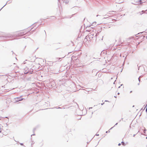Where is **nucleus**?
Wrapping results in <instances>:
<instances>
[{
	"label": "nucleus",
	"mask_w": 147,
	"mask_h": 147,
	"mask_svg": "<svg viewBox=\"0 0 147 147\" xmlns=\"http://www.w3.org/2000/svg\"><path fill=\"white\" fill-rule=\"evenodd\" d=\"M126 59V57L125 58V59Z\"/></svg>",
	"instance_id": "obj_30"
},
{
	"label": "nucleus",
	"mask_w": 147,
	"mask_h": 147,
	"mask_svg": "<svg viewBox=\"0 0 147 147\" xmlns=\"http://www.w3.org/2000/svg\"><path fill=\"white\" fill-rule=\"evenodd\" d=\"M121 145V143H119L118 144V145L119 146H120V145Z\"/></svg>",
	"instance_id": "obj_16"
},
{
	"label": "nucleus",
	"mask_w": 147,
	"mask_h": 147,
	"mask_svg": "<svg viewBox=\"0 0 147 147\" xmlns=\"http://www.w3.org/2000/svg\"><path fill=\"white\" fill-rule=\"evenodd\" d=\"M25 34H26V33H24V32H21L20 33V35H24Z\"/></svg>",
	"instance_id": "obj_8"
},
{
	"label": "nucleus",
	"mask_w": 147,
	"mask_h": 147,
	"mask_svg": "<svg viewBox=\"0 0 147 147\" xmlns=\"http://www.w3.org/2000/svg\"><path fill=\"white\" fill-rule=\"evenodd\" d=\"M118 123H117L115 125H115H116Z\"/></svg>",
	"instance_id": "obj_22"
},
{
	"label": "nucleus",
	"mask_w": 147,
	"mask_h": 147,
	"mask_svg": "<svg viewBox=\"0 0 147 147\" xmlns=\"http://www.w3.org/2000/svg\"><path fill=\"white\" fill-rule=\"evenodd\" d=\"M20 144L22 146L23 145V143H20Z\"/></svg>",
	"instance_id": "obj_15"
},
{
	"label": "nucleus",
	"mask_w": 147,
	"mask_h": 147,
	"mask_svg": "<svg viewBox=\"0 0 147 147\" xmlns=\"http://www.w3.org/2000/svg\"><path fill=\"white\" fill-rule=\"evenodd\" d=\"M121 54H120V57H121Z\"/></svg>",
	"instance_id": "obj_35"
},
{
	"label": "nucleus",
	"mask_w": 147,
	"mask_h": 147,
	"mask_svg": "<svg viewBox=\"0 0 147 147\" xmlns=\"http://www.w3.org/2000/svg\"><path fill=\"white\" fill-rule=\"evenodd\" d=\"M1 38L3 39H7L8 38H10L11 37V36H1Z\"/></svg>",
	"instance_id": "obj_4"
},
{
	"label": "nucleus",
	"mask_w": 147,
	"mask_h": 147,
	"mask_svg": "<svg viewBox=\"0 0 147 147\" xmlns=\"http://www.w3.org/2000/svg\"><path fill=\"white\" fill-rule=\"evenodd\" d=\"M105 17L103 18L104 19L106 18H108V17H109L108 15H105Z\"/></svg>",
	"instance_id": "obj_6"
},
{
	"label": "nucleus",
	"mask_w": 147,
	"mask_h": 147,
	"mask_svg": "<svg viewBox=\"0 0 147 147\" xmlns=\"http://www.w3.org/2000/svg\"><path fill=\"white\" fill-rule=\"evenodd\" d=\"M5 86H2V87H4L5 88Z\"/></svg>",
	"instance_id": "obj_23"
},
{
	"label": "nucleus",
	"mask_w": 147,
	"mask_h": 147,
	"mask_svg": "<svg viewBox=\"0 0 147 147\" xmlns=\"http://www.w3.org/2000/svg\"><path fill=\"white\" fill-rule=\"evenodd\" d=\"M90 108H92V107H90V108H89V109H90Z\"/></svg>",
	"instance_id": "obj_40"
},
{
	"label": "nucleus",
	"mask_w": 147,
	"mask_h": 147,
	"mask_svg": "<svg viewBox=\"0 0 147 147\" xmlns=\"http://www.w3.org/2000/svg\"><path fill=\"white\" fill-rule=\"evenodd\" d=\"M132 92V91H130V93H131Z\"/></svg>",
	"instance_id": "obj_28"
},
{
	"label": "nucleus",
	"mask_w": 147,
	"mask_h": 147,
	"mask_svg": "<svg viewBox=\"0 0 147 147\" xmlns=\"http://www.w3.org/2000/svg\"><path fill=\"white\" fill-rule=\"evenodd\" d=\"M90 26H91L90 25V26H89V27H88V26H87V27H90Z\"/></svg>",
	"instance_id": "obj_27"
},
{
	"label": "nucleus",
	"mask_w": 147,
	"mask_h": 147,
	"mask_svg": "<svg viewBox=\"0 0 147 147\" xmlns=\"http://www.w3.org/2000/svg\"><path fill=\"white\" fill-rule=\"evenodd\" d=\"M138 1L140 2H142V0H138Z\"/></svg>",
	"instance_id": "obj_13"
},
{
	"label": "nucleus",
	"mask_w": 147,
	"mask_h": 147,
	"mask_svg": "<svg viewBox=\"0 0 147 147\" xmlns=\"http://www.w3.org/2000/svg\"><path fill=\"white\" fill-rule=\"evenodd\" d=\"M113 127H111V128L110 129H112Z\"/></svg>",
	"instance_id": "obj_32"
},
{
	"label": "nucleus",
	"mask_w": 147,
	"mask_h": 147,
	"mask_svg": "<svg viewBox=\"0 0 147 147\" xmlns=\"http://www.w3.org/2000/svg\"><path fill=\"white\" fill-rule=\"evenodd\" d=\"M1 127L0 128V133H1Z\"/></svg>",
	"instance_id": "obj_18"
},
{
	"label": "nucleus",
	"mask_w": 147,
	"mask_h": 147,
	"mask_svg": "<svg viewBox=\"0 0 147 147\" xmlns=\"http://www.w3.org/2000/svg\"><path fill=\"white\" fill-rule=\"evenodd\" d=\"M146 108H147V104H146Z\"/></svg>",
	"instance_id": "obj_24"
},
{
	"label": "nucleus",
	"mask_w": 147,
	"mask_h": 147,
	"mask_svg": "<svg viewBox=\"0 0 147 147\" xmlns=\"http://www.w3.org/2000/svg\"><path fill=\"white\" fill-rule=\"evenodd\" d=\"M61 59V58H59V59H58L59 60H60V59Z\"/></svg>",
	"instance_id": "obj_20"
},
{
	"label": "nucleus",
	"mask_w": 147,
	"mask_h": 147,
	"mask_svg": "<svg viewBox=\"0 0 147 147\" xmlns=\"http://www.w3.org/2000/svg\"><path fill=\"white\" fill-rule=\"evenodd\" d=\"M120 86H119V87H118V88H120Z\"/></svg>",
	"instance_id": "obj_31"
},
{
	"label": "nucleus",
	"mask_w": 147,
	"mask_h": 147,
	"mask_svg": "<svg viewBox=\"0 0 147 147\" xmlns=\"http://www.w3.org/2000/svg\"><path fill=\"white\" fill-rule=\"evenodd\" d=\"M96 136H98L99 135L98 134H96Z\"/></svg>",
	"instance_id": "obj_19"
},
{
	"label": "nucleus",
	"mask_w": 147,
	"mask_h": 147,
	"mask_svg": "<svg viewBox=\"0 0 147 147\" xmlns=\"http://www.w3.org/2000/svg\"><path fill=\"white\" fill-rule=\"evenodd\" d=\"M121 143L122 144V145H123V146L125 145V142H124L122 141Z\"/></svg>",
	"instance_id": "obj_7"
},
{
	"label": "nucleus",
	"mask_w": 147,
	"mask_h": 147,
	"mask_svg": "<svg viewBox=\"0 0 147 147\" xmlns=\"http://www.w3.org/2000/svg\"><path fill=\"white\" fill-rule=\"evenodd\" d=\"M8 2V1L6 3V4L0 9V11L5 6V5L7 4V3Z\"/></svg>",
	"instance_id": "obj_9"
},
{
	"label": "nucleus",
	"mask_w": 147,
	"mask_h": 147,
	"mask_svg": "<svg viewBox=\"0 0 147 147\" xmlns=\"http://www.w3.org/2000/svg\"><path fill=\"white\" fill-rule=\"evenodd\" d=\"M123 57H124V55H123Z\"/></svg>",
	"instance_id": "obj_37"
},
{
	"label": "nucleus",
	"mask_w": 147,
	"mask_h": 147,
	"mask_svg": "<svg viewBox=\"0 0 147 147\" xmlns=\"http://www.w3.org/2000/svg\"><path fill=\"white\" fill-rule=\"evenodd\" d=\"M110 132V130H109L108 131H106V133H107L108 132Z\"/></svg>",
	"instance_id": "obj_12"
},
{
	"label": "nucleus",
	"mask_w": 147,
	"mask_h": 147,
	"mask_svg": "<svg viewBox=\"0 0 147 147\" xmlns=\"http://www.w3.org/2000/svg\"><path fill=\"white\" fill-rule=\"evenodd\" d=\"M139 84H140V83H139L138 84V85H139Z\"/></svg>",
	"instance_id": "obj_33"
},
{
	"label": "nucleus",
	"mask_w": 147,
	"mask_h": 147,
	"mask_svg": "<svg viewBox=\"0 0 147 147\" xmlns=\"http://www.w3.org/2000/svg\"><path fill=\"white\" fill-rule=\"evenodd\" d=\"M141 76H140L138 78V80L139 81V82H140V78Z\"/></svg>",
	"instance_id": "obj_11"
},
{
	"label": "nucleus",
	"mask_w": 147,
	"mask_h": 147,
	"mask_svg": "<svg viewBox=\"0 0 147 147\" xmlns=\"http://www.w3.org/2000/svg\"><path fill=\"white\" fill-rule=\"evenodd\" d=\"M44 31L45 32V33H46V32L45 31V30H44Z\"/></svg>",
	"instance_id": "obj_43"
},
{
	"label": "nucleus",
	"mask_w": 147,
	"mask_h": 147,
	"mask_svg": "<svg viewBox=\"0 0 147 147\" xmlns=\"http://www.w3.org/2000/svg\"><path fill=\"white\" fill-rule=\"evenodd\" d=\"M98 16V15H97L96 16Z\"/></svg>",
	"instance_id": "obj_42"
},
{
	"label": "nucleus",
	"mask_w": 147,
	"mask_h": 147,
	"mask_svg": "<svg viewBox=\"0 0 147 147\" xmlns=\"http://www.w3.org/2000/svg\"><path fill=\"white\" fill-rule=\"evenodd\" d=\"M122 85H123V84H121V86H122Z\"/></svg>",
	"instance_id": "obj_39"
},
{
	"label": "nucleus",
	"mask_w": 147,
	"mask_h": 147,
	"mask_svg": "<svg viewBox=\"0 0 147 147\" xmlns=\"http://www.w3.org/2000/svg\"><path fill=\"white\" fill-rule=\"evenodd\" d=\"M142 14V13H140V14L141 15Z\"/></svg>",
	"instance_id": "obj_41"
},
{
	"label": "nucleus",
	"mask_w": 147,
	"mask_h": 147,
	"mask_svg": "<svg viewBox=\"0 0 147 147\" xmlns=\"http://www.w3.org/2000/svg\"><path fill=\"white\" fill-rule=\"evenodd\" d=\"M96 34H94L93 32H91L88 34V36H86V38H89L90 39L91 38L92 39L94 37H95V38H96Z\"/></svg>",
	"instance_id": "obj_2"
},
{
	"label": "nucleus",
	"mask_w": 147,
	"mask_h": 147,
	"mask_svg": "<svg viewBox=\"0 0 147 147\" xmlns=\"http://www.w3.org/2000/svg\"><path fill=\"white\" fill-rule=\"evenodd\" d=\"M146 130V129H145V130H144V132L145 134L146 133H145Z\"/></svg>",
	"instance_id": "obj_14"
},
{
	"label": "nucleus",
	"mask_w": 147,
	"mask_h": 147,
	"mask_svg": "<svg viewBox=\"0 0 147 147\" xmlns=\"http://www.w3.org/2000/svg\"><path fill=\"white\" fill-rule=\"evenodd\" d=\"M57 108V109H61V107H58V108H57V107H55V108ZM52 109H53V108H52Z\"/></svg>",
	"instance_id": "obj_10"
},
{
	"label": "nucleus",
	"mask_w": 147,
	"mask_h": 147,
	"mask_svg": "<svg viewBox=\"0 0 147 147\" xmlns=\"http://www.w3.org/2000/svg\"><path fill=\"white\" fill-rule=\"evenodd\" d=\"M11 52H12L13 53V51H11Z\"/></svg>",
	"instance_id": "obj_38"
},
{
	"label": "nucleus",
	"mask_w": 147,
	"mask_h": 147,
	"mask_svg": "<svg viewBox=\"0 0 147 147\" xmlns=\"http://www.w3.org/2000/svg\"><path fill=\"white\" fill-rule=\"evenodd\" d=\"M105 102H107V101H107V100H105Z\"/></svg>",
	"instance_id": "obj_34"
},
{
	"label": "nucleus",
	"mask_w": 147,
	"mask_h": 147,
	"mask_svg": "<svg viewBox=\"0 0 147 147\" xmlns=\"http://www.w3.org/2000/svg\"><path fill=\"white\" fill-rule=\"evenodd\" d=\"M136 135V134H134V135H133V136H134H134H135Z\"/></svg>",
	"instance_id": "obj_25"
},
{
	"label": "nucleus",
	"mask_w": 147,
	"mask_h": 147,
	"mask_svg": "<svg viewBox=\"0 0 147 147\" xmlns=\"http://www.w3.org/2000/svg\"><path fill=\"white\" fill-rule=\"evenodd\" d=\"M27 63H28V66H26L24 69V70L25 71V74H26L28 73H29L30 74H31L33 71V69H32L33 66L32 63L31 61H30L27 60H26L24 62L23 64H25Z\"/></svg>",
	"instance_id": "obj_1"
},
{
	"label": "nucleus",
	"mask_w": 147,
	"mask_h": 147,
	"mask_svg": "<svg viewBox=\"0 0 147 147\" xmlns=\"http://www.w3.org/2000/svg\"><path fill=\"white\" fill-rule=\"evenodd\" d=\"M142 13H146L147 14V10H146V11L143 10L142 11Z\"/></svg>",
	"instance_id": "obj_5"
},
{
	"label": "nucleus",
	"mask_w": 147,
	"mask_h": 147,
	"mask_svg": "<svg viewBox=\"0 0 147 147\" xmlns=\"http://www.w3.org/2000/svg\"><path fill=\"white\" fill-rule=\"evenodd\" d=\"M146 112L147 113V108H146Z\"/></svg>",
	"instance_id": "obj_21"
},
{
	"label": "nucleus",
	"mask_w": 147,
	"mask_h": 147,
	"mask_svg": "<svg viewBox=\"0 0 147 147\" xmlns=\"http://www.w3.org/2000/svg\"><path fill=\"white\" fill-rule=\"evenodd\" d=\"M114 97L115 98H116V96H114Z\"/></svg>",
	"instance_id": "obj_36"
},
{
	"label": "nucleus",
	"mask_w": 147,
	"mask_h": 147,
	"mask_svg": "<svg viewBox=\"0 0 147 147\" xmlns=\"http://www.w3.org/2000/svg\"><path fill=\"white\" fill-rule=\"evenodd\" d=\"M104 104V102H103L101 104V105H103Z\"/></svg>",
	"instance_id": "obj_17"
},
{
	"label": "nucleus",
	"mask_w": 147,
	"mask_h": 147,
	"mask_svg": "<svg viewBox=\"0 0 147 147\" xmlns=\"http://www.w3.org/2000/svg\"><path fill=\"white\" fill-rule=\"evenodd\" d=\"M22 96H21L20 97H18L15 98V99L16 100V102H18L22 101L24 99V98H21V97H22Z\"/></svg>",
	"instance_id": "obj_3"
},
{
	"label": "nucleus",
	"mask_w": 147,
	"mask_h": 147,
	"mask_svg": "<svg viewBox=\"0 0 147 147\" xmlns=\"http://www.w3.org/2000/svg\"><path fill=\"white\" fill-rule=\"evenodd\" d=\"M117 94H119V93L118 92V93H117Z\"/></svg>",
	"instance_id": "obj_29"
},
{
	"label": "nucleus",
	"mask_w": 147,
	"mask_h": 147,
	"mask_svg": "<svg viewBox=\"0 0 147 147\" xmlns=\"http://www.w3.org/2000/svg\"><path fill=\"white\" fill-rule=\"evenodd\" d=\"M146 39H147V36L146 37Z\"/></svg>",
	"instance_id": "obj_44"
},
{
	"label": "nucleus",
	"mask_w": 147,
	"mask_h": 147,
	"mask_svg": "<svg viewBox=\"0 0 147 147\" xmlns=\"http://www.w3.org/2000/svg\"><path fill=\"white\" fill-rule=\"evenodd\" d=\"M33 135H35V134H33V135H31V136H33Z\"/></svg>",
	"instance_id": "obj_26"
}]
</instances>
